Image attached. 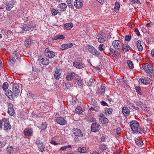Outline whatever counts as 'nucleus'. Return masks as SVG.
Masks as SVG:
<instances>
[{"instance_id": "nucleus-1", "label": "nucleus", "mask_w": 154, "mask_h": 154, "mask_svg": "<svg viewBox=\"0 0 154 154\" xmlns=\"http://www.w3.org/2000/svg\"><path fill=\"white\" fill-rule=\"evenodd\" d=\"M22 29L24 31H33L36 29V25L32 22L28 24H24Z\"/></svg>"}, {"instance_id": "nucleus-2", "label": "nucleus", "mask_w": 154, "mask_h": 154, "mask_svg": "<svg viewBox=\"0 0 154 154\" xmlns=\"http://www.w3.org/2000/svg\"><path fill=\"white\" fill-rule=\"evenodd\" d=\"M139 125L138 122L137 121L132 120L130 122V127L134 133L137 132Z\"/></svg>"}, {"instance_id": "nucleus-3", "label": "nucleus", "mask_w": 154, "mask_h": 154, "mask_svg": "<svg viewBox=\"0 0 154 154\" xmlns=\"http://www.w3.org/2000/svg\"><path fill=\"white\" fill-rule=\"evenodd\" d=\"M142 67L143 69L147 73H152L153 72V68L147 63H145L142 65Z\"/></svg>"}, {"instance_id": "nucleus-4", "label": "nucleus", "mask_w": 154, "mask_h": 154, "mask_svg": "<svg viewBox=\"0 0 154 154\" xmlns=\"http://www.w3.org/2000/svg\"><path fill=\"white\" fill-rule=\"evenodd\" d=\"M15 3L13 1H11L9 2L4 1L3 2V5L5 7V5L7 10L10 11L13 7Z\"/></svg>"}, {"instance_id": "nucleus-5", "label": "nucleus", "mask_w": 154, "mask_h": 154, "mask_svg": "<svg viewBox=\"0 0 154 154\" xmlns=\"http://www.w3.org/2000/svg\"><path fill=\"white\" fill-rule=\"evenodd\" d=\"M88 51L92 54L95 56H98L100 55V52L93 46L88 45Z\"/></svg>"}, {"instance_id": "nucleus-6", "label": "nucleus", "mask_w": 154, "mask_h": 154, "mask_svg": "<svg viewBox=\"0 0 154 154\" xmlns=\"http://www.w3.org/2000/svg\"><path fill=\"white\" fill-rule=\"evenodd\" d=\"M44 54L46 57L50 59L53 58L55 56L54 53L53 51H50L48 48L45 49Z\"/></svg>"}, {"instance_id": "nucleus-7", "label": "nucleus", "mask_w": 154, "mask_h": 154, "mask_svg": "<svg viewBox=\"0 0 154 154\" xmlns=\"http://www.w3.org/2000/svg\"><path fill=\"white\" fill-rule=\"evenodd\" d=\"M112 45L116 49H120L122 45L121 42L119 40H114L112 43Z\"/></svg>"}, {"instance_id": "nucleus-8", "label": "nucleus", "mask_w": 154, "mask_h": 154, "mask_svg": "<svg viewBox=\"0 0 154 154\" xmlns=\"http://www.w3.org/2000/svg\"><path fill=\"white\" fill-rule=\"evenodd\" d=\"M73 133L75 136V137L77 138L83 137V135L81 131L77 128H74L72 130Z\"/></svg>"}, {"instance_id": "nucleus-9", "label": "nucleus", "mask_w": 154, "mask_h": 154, "mask_svg": "<svg viewBox=\"0 0 154 154\" xmlns=\"http://www.w3.org/2000/svg\"><path fill=\"white\" fill-rule=\"evenodd\" d=\"M38 60L39 62L44 65H47L49 63V61L47 58L42 57H40Z\"/></svg>"}, {"instance_id": "nucleus-10", "label": "nucleus", "mask_w": 154, "mask_h": 154, "mask_svg": "<svg viewBox=\"0 0 154 154\" xmlns=\"http://www.w3.org/2000/svg\"><path fill=\"white\" fill-rule=\"evenodd\" d=\"M150 82V79L148 77H144L143 79H140L138 81L139 83L145 85L149 84Z\"/></svg>"}, {"instance_id": "nucleus-11", "label": "nucleus", "mask_w": 154, "mask_h": 154, "mask_svg": "<svg viewBox=\"0 0 154 154\" xmlns=\"http://www.w3.org/2000/svg\"><path fill=\"white\" fill-rule=\"evenodd\" d=\"M3 123L4 126V129L5 130H8L10 129L11 126L10 124V122L6 119L3 120Z\"/></svg>"}, {"instance_id": "nucleus-12", "label": "nucleus", "mask_w": 154, "mask_h": 154, "mask_svg": "<svg viewBox=\"0 0 154 154\" xmlns=\"http://www.w3.org/2000/svg\"><path fill=\"white\" fill-rule=\"evenodd\" d=\"M100 126L97 123H94L91 125V130L93 132L99 131L100 129Z\"/></svg>"}, {"instance_id": "nucleus-13", "label": "nucleus", "mask_w": 154, "mask_h": 154, "mask_svg": "<svg viewBox=\"0 0 154 154\" xmlns=\"http://www.w3.org/2000/svg\"><path fill=\"white\" fill-rule=\"evenodd\" d=\"M83 5L82 0H75L74 2V6L77 9L81 8Z\"/></svg>"}, {"instance_id": "nucleus-14", "label": "nucleus", "mask_w": 154, "mask_h": 154, "mask_svg": "<svg viewBox=\"0 0 154 154\" xmlns=\"http://www.w3.org/2000/svg\"><path fill=\"white\" fill-rule=\"evenodd\" d=\"M57 123L62 125H66L67 123L66 121L63 117H57L56 119Z\"/></svg>"}, {"instance_id": "nucleus-15", "label": "nucleus", "mask_w": 154, "mask_h": 154, "mask_svg": "<svg viewBox=\"0 0 154 154\" xmlns=\"http://www.w3.org/2000/svg\"><path fill=\"white\" fill-rule=\"evenodd\" d=\"M8 114L11 116H13L14 114V110L12 104L9 103L8 105Z\"/></svg>"}, {"instance_id": "nucleus-16", "label": "nucleus", "mask_w": 154, "mask_h": 154, "mask_svg": "<svg viewBox=\"0 0 154 154\" xmlns=\"http://www.w3.org/2000/svg\"><path fill=\"white\" fill-rule=\"evenodd\" d=\"M13 93L17 96L20 92L19 87V85L17 84L13 85L12 88Z\"/></svg>"}, {"instance_id": "nucleus-17", "label": "nucleus", "mask_w": 154, "mask_h": 154, "mask_svg": "<svg viewBox=\"0 0 154 154\" xmlns=\"http://www.w3.org/2000/svg\"><path fill=\"white\" fill-rule=\"evenodd\" d=\"M97 38L98 42L103 43L105 41L106 38L104 34L101 33L97 35Z\"/></svg>"}, {"instance_id": "nucleus-18", "label": "nucleus", "mask_w": 154, "mask_h": 154, "mask_svg": "<svg viewBox=\"0 0 154 154\" xmlns=\"http://www.w3.org/2000/svg\"><path fill=\"white\" fill-rule=\"evenodd\" d=\"M6 95L11 100L14 99L17 96L15 94L13 93V91H12L9 89L8 90L7 92L6 93Z\"/></svg>"}, {"instance_id": "nucleus-19", "label": "nucleus", "mask_w": 154, "mask_h": 154, "mask_svg": "<svg viewBox=\"0 0 154 154\" xmlns=\"http://www.w3.org/2000/svg\"><path fill=\"white\" fill-rule=\"evenodd\" d=\"M62 71L60 69H56L54 73V78L57 80L61 77Z\"/></svg>"}, {"instance_id": "nucleus-20", "label": "nucleus", "mask_w": 154, "mask_h": 154, "mask_svg": "<svg viewBox=\"0 0 154 154\" xmlns=\"http://www.w3.org/2000/svg\"><path fill=\"white\" fill-rule=\"evenodd\" d=\"M73 65L76 68L78 69H82L84 67L85 64L82 63L78 62H74L73 63Z\"/></svg>"}, {"instance_id": "nucleus-21", "label": "nucleus", "mask_w": 154, "mask_h": 154, "mask_svg": "<svg viewBox=\"0 0 154 154\" xmlns=\"http://www.w3.org/2000/svg\"><path fill=\"white\" fill-rule=\"evenodd\" d=\"M67 6L65 3H61L60 4L57 6L58 9L60 11H65L67 8Z\"/></svg>"}, {"instance_id": "nucleus-22", "label": "nucleus", "mask_w": 154, "mask_h": 154, "mask_svg": "<svg viewBox=\"0 0 154 154\" xmlns=\"http://www.w3.org/2000/svg\"><path fill=\"white\" fill-rule=\"evenodd\" d=\"M73 46L72 43L63 44L61 46L60 48L62 50H66L71 48Z\"/></svg>"}, {"instance_id": "nucleus-23", "label": "nucleus", "mask_w": 154, "mask_h": 154, "mask_svg": "<svg viewBox=\"0 0 154 154\" xmlns=\"http://www.w3.org/2000/svg\"><path fill=\"white\" fill-rule=\"evenodd\" d=\"M75 73L72 72H68L67 73L66 79L68 81H70L73 79Z\"/></svg>"}, {"instance_id": "nucleus-24", "label": "nucleus", "mask_w": 154, "mask_h": 154, "mask_svg": "<svg viewBox=\"0 0 154 154\" xmlns=\"http://www.w3.org/2000/svg\"><path fill=\"white\" fill-rule=\"evenodd\" d=\"M23 133L26 136H29L32 134V130L31 128H28L24 130Z\"/></svg>"}, {"instance_id": "nucleus-25", "label": "nucleus", "mask_w": 154, "mask_h": 154, "mask_svg": "<svg viewBox=\"0 0 154 154\" xmlns=\"http://www.w3.org/2000/svg\"><path fill=\"white\" fill-rule=\"evenodd\" d=\"M134 139L136 143L138 146H141L143 145V141L140 138L135 137Z\"/></svg>"}, {"instance_id": "nucleus-26", "label": "nucleus", "mask_w": 154, "mask_h": 154, "mask_svg": "<svg viewBox=\"0 0 154 154\" xmlns=\"http://www.w3.org/2000/svg\"><path fill=\"white\" fill-rule=\"evenodd\" d=\"M136 104V106H139L142 109L145 110L146 108V105L143 104L139 100L137 101Z\"/></svg>"}, {"instance_id": "nucleus-27", "label": "nucleus", "mask_w": 154, "mask_h": 154, "mask_svg": "<svg viewBox=\"0 0 154 154\" xmlns=\"http://www.w3.org/2000/svg\"><path fill=\"white\" fill-rule=\"evenodd\" d=\"M122 112L125 116H128L130 114V110L126 107H124L122 108Z\"/></svg>"}, {"instance_id": "nucleus-28", "label": "nucleus", "mask_w": 154, "mask_h": 154, "mask_svg": "<svg viewBox=\"0 0 154 154\" xmlns=\"http://www.w3.org/2000/svg\"><path fill=\"white\" fill-rule=\"evenodd\" d=\"M130 48V47L129 45L127 44H124L122 45V49L125 52L129 50Z\"/></svg>"}, {"instance_id": "nucleus-29", "label": "nucleus", "mask_w": 154, "mask_h": 154, "mask_svg": "<svg viewBox=\"0 0 154 154\" xmlns=\"http://www.w3.org/2000/svg\"><path fill=\"white\" fill-rule=\"evenodd\" d=\"M64 28L67 30H70L73 26V24L72 23H69L64 25Z\"/></svg>"}, {"instance_id": "nucleus-30", "label": "nucleus", "mask_w": 154, "mask_h": 154, "mask_svg": "<svg viewBox=\"0 0 154 154\" xmlns=\"http://www.w3.org/2000/svg\"><path fill=\"white\" fill-rule=\"evenodd\" d=\"M141 42L140 40H138L137 42V47L138 50L139 51H141L143 50V47L141 45Z\"/></svg>"}, {"instance_id": "nucleus-31", "label": "nucleus", "mask_w": 154, "mask_h": 154, "mask_svg": "<svg viewBox=\"0 0 154 154\" xmlns=\"http://www.w3.org/2000/svg\"><path fill=\"white\" fill-rule=\"evenodd\" d=\"M105 91V87L103 86H101V87L98 91V93L100 94L104 95Z\"/></svg>"}, {"instance_id": "nucleus-32", "label": "nucleus", "mask_w": 154, "mask_h": 154, "mask_svg": "<svg viewBox=\"0 0 154 154\" xmlns=\"http://www.w3.org/2000/svg\"><path fill=\"white\" fill-rule=\"evenodd\" d=\"M75 79L76 81L77 84L79 85H82L83 82L82 79L79 77L78 76L75 78Z\"/></svg>"}, {"instance_id": "nucleus-33", "label": "nucleus", "mask_w": 154, "mask_h": 154, "mask_svg": "<svg viewBox=\"0 0 154 154\" xmlns=\"http://www.w3.org/2000/svg\"><path fill=\"white\" fill-rule=\"evenodd\" d=\"M65 37L63 35H59L54 36L52 39L53 40H56L57 39H63Z\"/></svg>"}, {"instance_id": "nucleus-34", "label": "nucleus", "mask_w": 154, "mask_h": 154, "mask_svg": "<svg viewBox=\"0 0 154 154\" xmlns=\"http://www.w3.org/2000/svg\"><path fill=\"white\" fill-rule=\"evenodd\" d=\"M51 13L53 15L56 16L59 13V11L54 8H53L51 10Z\"/></svg>"}, {"instance_id": "nucleus-35", "label": "nucleus", "mask_w": 154, "mask_h": 154, "mask_svg": "<svg viewBox=\"0 0 154 154\" xmlns=\"http://www.w3.org/2000/svg\"><path fill=\"white\" fill-rule=\"evenodd\" d=\"M66 0L69 7V8H71L72 9H74V7L72 4L71 3V0Z\"/></svg>"}, {"instance_id": "nucleus-36", "label": "nucleus", "mask_w": 154, "mask_h": 154, "mask_svg": "<svg viewBox=\"0 0 154 154\" xmlns=\"http://www.w3.org/2000/svg\"><path fill=\"white\" fill-rule=\"evenodd\" d=\"M120 7V5L119 3L118 2H116L115 3V6L114 8L115 11L116 12L118 11Z\"/></svg>"}, {"instance_id": "nucleus-37", "label": "nucleus", "mask_w": 154, "mask_h": 154, "mask_svg": "<svg viewBox=\"0 0 154 154\" xmlns=\"http://www.w3.org/2000/svg\"><path fill=\"white\" fill-rule=\"evenodd\" d=\"M78 151L81 153H84L86 152V148L85 147H79L78 149Z\"/></svg>"}, {"instance_id": "nucleus-38", "label": "nucleus", "mask_w": 154, "mask_h": 154, "mask_svg": "<svg viewBox=\"0 0 154 154\" xmlns=\"http://www.w3.org/2000/svg\"><path fill=\"white\" fill-rule=\"evenodd\" d=\"M127 63L130 69H132L134 68V65L131 61L128 60L127 61Z\"/></svg>"}, {"instance_id": "nucleus-39", "label": "nucleus", "mask_w": 154, "mask_h": 154, "mask_svg": "<svg viewBox=\"0 0 154 154\" xmlns=\"http://www.w3.org/2000/svg\"><path fill=\"white\" fill-rule=\"evenodd\" d=\"M100 121L103 124H105L107 123L108 122V119L106 117H103V118H100Z\"/></svg>"}, {"instance_id": "nucleus-40", "label": "nucleus", "mask_w": 154, "mask_h": 154, "mask_svg": "<svg viewBox=\"0 0 154 154\" xmlns=\"http://www.w3.org/2000/svg\"><path fill=\"white\" fill-rule=\"evenodd\" d=\"M8 84L7 82H4L3 84L2 88L4 91H5L8 88Z\"/></svg>"}, {"instance_id": "nucleus-41", "label": "nucleus", "mask_w": 154, "mask_h": 154, "mask_svg": "<svg viewBox=\"0 0 154 154\" xmlns=\"http://www.w3.org/2000/svg\"><path fill=\"white\" fill-rule=\"evenodd\" d=\"M82 112V108L80 106H78L75 109V112L77 113L81 114Z\"/></svg>"}, {"instance_id": "nucleus-42", "label": "nucleus", "mask_w": 154, "mask_h": 154, "mask_svg": "<svg viewBox=\"0 0 154 154\" xmlns=\"http://www.w3.org/2000/svg\"><path fill=\"white\" fill-rule=\"evenodd\" d=\"M31 43V41L30 39H27L24 42L25 46L27 47H29Z\"/></svg>"}, {"instance_id": "nucleus-43", "label": "nucleus", "mask_w": 154, "mask_h": 154, "mask_svg": "<svg viewBox=\"0 0 154 154\" xmlns=\"http://www.w3.org/2000/svg\"><path fill=\"white\" fill-rule=\"evenodd\" d=\"M6 150L8 154H11L13 151V147L11 146H8L7 147Z\"/></svg>"}, {"instance_id": "nucleus-44", "label": "nucleus", "mask_w": 154, "mask_h": 154, "mask_svg": "<svg viewBox=\"0 0 154 154\" xmlns=\"http://www.w3.org/2000/svg\"><path fill=\"white\" fill-rule=\"evenodd\" d=\"M112 109L111 108L107 109L105 110V114L107 115L108 114H110L112 113Z\"/></svg>"}, {"instance_id": "nucleus-45", "label": "nucleus", "mask_w": 154, "mask_h": 154, "mask_svg": "<svg viewBox=\"0 0 154 154\" xmlns=\"http://www.w3.org/2000/svg\"><path fill=\"white\" fill-rule=\"evenodd\" d=\"M136 91L140 95H142V92L140 88L137 86H136L135 88Z\"/></svg>"}, {"instance_id": "nucleus-46", "label": "nucleus", "mask_w": 154, "mask_h": 154, "mask_svg": "<svg viewBox=\"0 0 154 154\" xmlns=\"http://www.w3.org/2000/svg\"><path fill=\"white\" fill-rule=\"evenodd\" d=\"M72 147L70 145H68L66 146H64L61 147L60 149V150L61 151H64L66 150V149L68 148H70Z\"/></svg>"}, {"instance_id": "nucleus-47", "label": "nucleus", "mask_w": 154, "mask_h": 154, "mask_svg": "<svg viewBox=\"0 0 154 154\" xmlns=\"http://www.w3.org/2000/svg\"><path fill=\"white\" fill-rule=\"evenodd\" d=\"M35 143L37 145V146L38 147L40 146V145H43L42 142L39 140L37 139L35 142Z\"/></svg>"}, {"instance_id": "nucleus-48", "label": "nucleus", "mask_w": 154, "mask_h": 154, "mask_svg": "<svg viewBox=\"0 0 154 154\" xmlns=\"http://www.w3.org/2000/svg\"><path fill=\"white\" fill-rule=\"evenodd\" d=\"M46 122H44L42 124L40 128L42 130H44L46 128Z\"/></svg>"}, {"instance_id": "nucleus-49", "label": "nucleus", "mask_w": 154, "mask_h": 154, "mask_svg": "<svg viewBox=\"0 0 154 154\" xmlns=\"http://www.w3.org/2000/svg\"><path fill=\"white\" fill-rule=\"evenodd\" d=\"M128 103L130 105V106L131 107H132L135 110L139 111V108L137 106H135L132 103H131L129 101Z\"/></svg>"}, {"instance_id": "nucleus-50", "label": "nucleus", "mask_w": 154, "mask_h": 154, "mask_svg": "<svg viewBox=\"0 0 154 154\" xmlns=\"http://www.w3.org/2000/svg\"><path fill=\"white\" fill-rule=\"evenodd\" d=\"M38 147L40 151L41 152H43L44 151L45 147L43 146V145H40V146H38Z\"/></svg>"}, {"instance_id": "nucleus-51", "label": "nucleus", "mask_w": 154, "mask_h": 154, "mask_svg": "<svg viewBox=\"0 0 154 154\" xmlns=\"http://www.w3.org/2000/svg\"><path fill=\"white\" fill-rule=\"evenodd\" d=\"M104 45L103 44H100L99 47L98 48L99 50L100 51H103L104 50V49L103 48Z\"/></svg>"}, {"instance_id": "nucleus-52", "label": "nucleus", "mask_w": 154, "mask_h": 154, "mask_svg": "<svg viewBox=\"0 0 154 154\" xmlns=\"http://www.w3.org/2000/svg\"><path fill=\"white\" fill-rule=\"evenodd\" d=\"M125 41H129L131 38V35H127L125 36Z\"/></svg>"}, {"instance_id": "nucleus-53", "label": "nucleus", "mask_w": 154, "mask_h": 154, "mask_svg": "<svg viewBox=\"0 0 154 154\" xmlns=\"http://www.w3.org/2000/svg\"><path fill=\"white\" fill-rule=\"evenodd\" d=\"M100 148L101 149L105 150L106 149V145L104 144H102L100 145Z\"/></svg>"}, {"instance_id": "nucleus-54", "label": "nucleus", "mask_w": 154, "mask_h": 154, "mask_svg": "<svg viewBox=\"0 0 154 154\" xmlns=\"http://www.w3.org/2000/svg\"><path fill=\"white\" fill-rule=\"evenodd\" d=\"M99 109V108H97V107H92L90 108L89 109V110L90 111H97Z\"/></svg>"}, {"instance_id": "nucleus-55", "label": "nucleus", "mask_w": 154, "mask_h": 154, "mask_svg": "<svg viewBox=\"0 0 154 154\" xmlns=\"http://www.w3.org/2000/svg\"><path fill=\"white\" fill-rule=\"evenodd\" d=\"M13 56L14 57H16L17 58H18V54L17 52L16 51H13Z\"/></svg>"}, {"instance_id": "nucleus-56", "label": "nucleus", "mask_w": 154, "mask_h": 154, "mask_svg": "<svg viewBox=\"0 0 154 154\" xmlns=\"http://www.w3.org/2000/svg\"><path fill=\"white\" fill-rule=\"evenodd\" d=\"M27 94L28 97H33L34 96V95L31 92H28L27 93Z\"/></svg>"}, {"instance_id": "nucleus-57", "label": "nucleus", "mask_w": 154, "mask_h": 154, "mask_svg": "<svg viewBox=\"0 0 154 154\" xmlns=\"http://www.w3.org/2000/svg\"><path fill=\"white\" fill-rule=\"evenodd\" d=\"M110 52L111 54H112L113 53L114 54L115 53H116V52L115 50L114 49L111 48H110Z\"/></svg>"}, {"instance_id": "nucleus-58", "label": "nucleus", "mask_w": 154, "mask_h": 154, "mask_svg": "<svg viewBox=\"0 0 154 154\" xmlns=\"http://www.w3.org/2000/svg\"><path fill=\"white\" fill-rule=\"evenodd\" d=\"M139 133L140 134H142L143 133L144 134H145L146 133V131H145L144 128H143L142 129V130H140L139 131Z\"/></svg>"}, {"instance_id": "nucleus-59", "label": "nucleus", "mask_w": 154, "mask_h": 154, "mask_svg": "<svg viewBox=\"0 0 154 154\" xmlns=\"http://www.w3.org/2000/svg\"><path fill=\"white\" fill-rule=\"evenodd\" d=\"M94 104H93V105H94V106L97 107L98 108H99V106H98V103L95 100H94Z\"/></svg>"}, {"instance_id": "nucleus-60", "label": "nucleus", "mask_w": 154, "mask_h": 154, "mask_svg": "<svg viewBox=\"0 0 154 154\" xmlns=\"http://www.w3.org/2000/svg\"><path fill=\"white\" fill-rule=\"evenodd\" d=\"M121 130V129L120 128L118 127L117 128L116 130V134H119L120 133L119 131H120Z\"/></svg>"}, {"instance_id": "nucleus-61", "label": "nucleus", "mask_w": 154, "mask_h": 154, "mask_svg": "<svg viewBox=\"0 0 154 154\" xmlns=\"http://www.w3.org/2000/svg\"><path fill=\"white\" fill-rule=\"evenodd\" d=\"M153 26V23L150 22L146 24V26L147 27H152Z\"/></svg>"}, {"instance_id": "nucleus-62", "label": "nucleus", "mask_w": 154, "mask_h": 154, "mask_svg": "<svg viewBox=\"0 0 154 154\" xmlns=\"http://www.w3.org/2000/svg\"><path fill=\"white\" fill-rule=\"evenodd\" d=\"M50 142L51 144H54V145H56L58 144V143H57L54 140L51 141Z\"/></svg>"}, {"instance_id": "nucleus-63", "label": "nucleus", "mask_w": 154, "mask_h": 154, "mask_svg": "<svg viewBox=\"0 0 154 154\" xmlns=\"http://www.w3.org/2000/svg\"><path fill=\"white\" fill-rule=\"evenodd\" d=\"M98 2H99L102 5L105 2L104 0H96Z\"/></svg>"}, {"instance_id": "nucleus-64", "label": "nucleus", "mask_w": 154, "mask_h": 154, "mask_svg": "<svg viewBox=\"0 0 154 154\" xmlns=\"http://www.w3.org/2000/svg\"><path fill=\"white\" fill-rule=\"evenodd\" d=\"M151 56L154 58V49L152 50L151 51Z\"/></svg>"}]
</instances>
